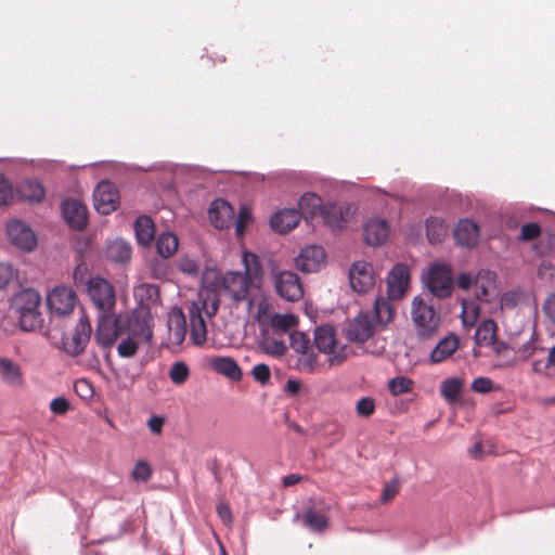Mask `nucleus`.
Returning a JSON list of instances; mask_svg holds the SVG:
<instances>
[{
  "label": "nucleus",
  "instance_id": "obj_41",
  "mask_svg": "<svg viewBox=\"0 0 555 555\" xmlns=\"http://www.w3.org/2000/svg\"><path fill=\"white\" fill-rule=\"evenodd\" d=\"M259 346L266 353L275 357L283 356L287 350V346L283 340L270 336L263 337Z\"/></svg>",
  "mask_w": 555,
  "mask_h": 555
},
{
  "label": "nucleus",
  "instance_id": "obj_13",
  "mask_svg": "<svg viewBox=\"0 0 555 555\" xmlns=\"http://www.w3.org/2000/svg\"><path fill=\"white\" fill-rule=\"evenodd\" d=\"M7 234L10 242L21 250L30 251L37 245V238L34 231L23 221H10L7 224Z\"/></svg>",
  "mask_w": 555,
  "mask_h": 555
},
{
  "label": "nucleus",
  "instance_id": "obj_26",
  "mask_svg": "<svg viewBox=\"0 0 555 555\" xmlns=\"http://www.w3.org/2000/svg\"><path fill=\"white\" fill-rule=\"evenodd\" d=\"M40 295L38 292L31 288H26L18 292L12 300V308L18 314L29 312L35 309H39Z\"/></svg>",
  "mask_w": 555,
  "mask_h": 555
},
{
  "label": "nucleus",
  "instance_id": "obj_4",
  "mask_svg": "<svg viewBox=\"0 0 555 555\" xmlns=\"http://www.w3.org/2000/svg\"><path fill=\"white\" fill-rule=\"evenodd\" d=\"M254 255L244 254L243 261L245 262V271H229L221 280V286L225 294L234 301H246L249 310L253 309V296L249 295L251 280L250 270L247 264L248 257Z\"/></svg>",
  "mask_w": 555,
  "mask_h": 555
},
{
  "label": "nucleus",
  "instance_id": "obj_17",
  "mask_svg": "<svg viewBox=\"0 0 555 555\" xmlns=\"http://www.w3.org/2000/svg\"><path fill=\"white\" fill-rule=\"evenodd\" d=\"M275 289L287 301L299 300L304 289L298 275L292 271H282L275 276Z\"/></svg>",
  "mask_w": 555,
  "mask_h": 555
},
{
  "label": "nucleus",
  "instance_id": "obj_16",
  "mask_svg": "<svg viewBox=\"0 0 555 555\" xmlns=\"http://www.w3.org/2000/svg\"><path fill=\"white\" fill-rule=\"evenodd\" d=\"M351 288L357 293H366L374 285V273L371 263L354 261L348 272Z\"/></svg>",
  "mask_w": 555,
  "mask_h": 555
},
{
  "label": "nucleus",
  "instance_id": "obj_30",
  "mask_svg": "<svg viewBox=\"0 0 555 555\" xmlns=\"http://www.w3.org/2000/svg\"><path fill=\"white\" fill-rule=\"evenodd\" d=\"M323 206L321 197L311 192L305 193L298 201L299 212L306 220L318 217Z\"/></svg>",
  "mask_w": 555,
  "mask_h": 555
},
{
  "label": "nucleus",
  "instance_id": "obj_45",
  "mask_svg": "<svg viewBox=\"0 0 555 555\" xmlns=\"http://www.w3.org/2000/svg\"><path fill=\"white\" fill-rule=\"evenodd\" d=\"M119 338L120 343L117 346V352L118 356L121 358L133 357L137 353L139 346L142 344L139 340L131 338L127 335H124L122 337Z\"/></svg>",
  "mask_w": 555,
  "mask_h": 555
},
{
  "label": "nucleus",
  "instance_id": "obj_15",
  "mask_svg": "<svg viewBox=\"0 0 555 555\" xmlns=\"http://www.w3.org/2000/svg\"><path fill=\"white\" fill-rule=\"evenodd\" d=\"M350 205L346 203H326L320 209L319 217L333 232L340 231L349 217Z\"/></svg>",
  "mask_w": 555,
  "mask_h": 555
},
{
  "label": "nucleus",
  "instance_id": "obj_18",
  "mask_svg": "<svg viewBox=\"0 0 555 555\" xmlns=\"http://www.w3.org/2000/svg\"><path fill=\"white\" fill-rule=\"evenodd\" d=\"M409 283V268L404 263L392 267L387 276V296L390 299H399L404 294Z\"/></svg>",
  "mask_w": 555,
  "mask_h": 555
},
{
  "label": "nucleus",
  "instance_id": "obj_23",
  "mask_svg": "<svg viewBox=\"0 0 555 555\" xmlns=\"http://www.w3.org/2000/svg\"><path fill=\"white\" fill-rule=\"evenodd\" d=\"M207 364L216 373L221 374L231 380L238 382L242 379V370L236 361L231 357H209L207 358Z\"/></svg>",
  "mask_w": 555,
  "mask_h": 555
},
{
  "label": "nucleus",
  "instance_id": "obj_8",
  "mask_svg": "<svg viewBox=\"0 0 555 555\" xmlns=\"http://www.w3.org/2000/svg\"><path fill=\"white\" fill-rule=\"evenodd\" d=\"M77 304V295L69 286L57 285L47 295V305L52 318H64L70 314Z\"/></svg>",
  "mask_w": 555,
  "mask_h": 555
},
{
  "label": "nucleus",
  "instance_id": "obj_19",
  "mask_svg": "<svg viewBox=\"0 0 555 555\" xmlns=\"http://www.w3.org/2000/svg\"><path fill=\"white\" fill-rule=\"evenodd\" d=\"M324 259V249L321 246L310 245L301 249L299 255L295 258V264L300 271L311 273L320 269Z\"/></svg>",
  "mask_w": 555,
  "mask_h": 555
},
{
  "label": "nucleus",
  "instance_id": "obj_24",
  "mask_svg": "<svg viewBox=\"0 0 555 555\" xmlns=\"http://www.w3.org/2000/svg\"><path fill=\"white\" fill-rule=\"evenodd\" d=\"M363 233L366 244L379 246L389 235V225L385 219L372 218L363 225Z\"/></svg>",
  "mask_w": 555,
  "mask_h": 555
},
{
  "label": "nucleus",
  "instance_id": "obj_7",
  "mask_svg": "<svg viewBox=\"0 0 555 555\" xmlns=\"http://www.w3.org/2000/svg\"><path fill=\"white\" fill-rule=\"evenodd\" d=\"M87 294L99 313H112L116 296L113 285L104 278L91 276L87 283Z\"/></svg>",
  "mask_w": 555,
  "mask_h": 555
},
{
  "label": "nucleus",
  "instance_id": "obj_1",
  "mask_svg": "<svg viewBox=\"0 0 555 555\" xmlns=\"http://www.w3.org/2000/svg\"><path fill=\"white\" fill-rule=\"evenodd\" d=\"M393 315L391 302L384 297H377L374 302L372 313L361 311L352 318L346 328L345 336L352 343H364L369 340L375 333L376 324L385 326Z\"/></svg>",
  "mask_w": 555,
  "mask_h": 555
},
{
  "label": "nucleus",
  "instance_id": "obj_33",
  "mask_svg": "<svg viewBox=\"0 0 555 555\" xmlns=\"http://www.w3.org/2000/svg\"><path fill=\"white\" fill-rule=\"evenodd\" d=\"M459 347V339L455 335H449L441 339L430 353V360L439 363L450 357Z\"/></svg>",
  "mask_w": 555,
  "mask_h": 555
},
{
  "label": "nucleus",
  "instance_id": "obj_40",
  "mask_svg": "<svg viewBox=\"0 0 555 555\" xmlns=\"http://www.w3.org/2000/svg\"><path fill=\"white\" fill-rule=\"evenodd\" d=\"M297 318L292 313H275L270 318V326L274 331L286 333L297 325Z\"/></svg>",
  "mask_w": 555,
  "mask_h": 555
},
{
  "label": "nucleus",
  "instance_id": "obj_22",
  "mask_svg": "<svg viewBox=\"0 0 555 555\" xmlns=\"http://www.w3.org/2000/svg\"><path fill=\"white\" fill-rule=\"evenodd\" d=\"M91 335V325L86 317H81L70 339L64 343L65 351L70 356L81 353Z\"/></svg>",
  "mask_w": 555,
  "mask_h": 555
},
{
  "label": "nucleus",
  "instance_id": "obj_28",
  "mask_svg": "<svg viewBox=\"0 0 555 555\" xmlns=\"http://www.w3.org/2000/svg\"><path fill=\"white\" fill-rule=\"evenodd\" d=\"M132 249L130 244L122 238H116L109 242L105 250L106 258L116 263H125L129 261Z\"/></svg>",
  "mask_w": 555,
  "mask_h": 555
},
{
  "label": "nucleus",
  "instance_id": "obj_12",
  "mask_svg": "<svg viewBox=\"0 0 555 555\" xmlns=\"http://www.w3.org/2000/svg\"><path fill=\"white\" fill-rule=\"evenodd\" d=\"M118 201V191L112 182L103 180L98 183L93 191V202L99 214H111L116 209Z\"/></svg>",
  "mask_w": 555,
  "mask_h": 555
},
{
  "label": "nucleus",
  "instance_id": "obj_58",
  "mask_svg": "<svg viewBox=\"0 0 555 555\" xmlns=\"http://www.w3.org/2000/svg\"><path fill=\"white\" fill-rule=\"evenodd\" d=\"M151 475L152 470L150 465L143 461L138 462L132 470V477L140 481H146L150 479Z\"/></svg>",
  "mask_w": 555,
  "mask_h": 555
},
{
  "label": "nucleus",
  "instance_id": "obj_3",
  "mask_svg": "<svg viewBox=\"0 0 555 555\" xmlns=\"http://www.w3.org/2000/svg\"><path fill=\"white\" fill-rule=\"evenodd\" d=\"M411 317L421 339L434 337L441 324L439 311L421 296L414 297L412 301Z\"/></svg>",
  "mask_w": 555,
  "mask_h": 555
},
{
  "label": "nucleus",
  "instance_id": "obj_49",
  "mask_svg": "<svg viewBox=\"0 0 555 555\" xmlns=\"http://www.w3.org/2000/svg\"><path fill=\"white\" fill-rule=\"evenodd\" d=\"M525 218V210L519 206H511L504 212L506 225L509 229L517 228L519 221Z\"/></svg>",
  "mask_w": 555,
  "mask_h": 555
},
{
  "label": "nucleus",
  "instance_id": "obj_37",
  "mask_svg": "<svg viewBox=\"0 0 555 555\" xmlns=\"http://www.w3.org/2000/svg\"><path fill=\"white\" fill-rule=\"evenodd\" d=\"M304 524L311 531L321 532L327 527V517L323 512L308 508L304 515Z\"/></svg>",
  "mask_w": 555,
  "mask_h": 555
},
{
  "label": "nucleus",
  "instance_id": "obj_21",
  "mask_svg": "<svg viewBox=\"0 0 555 555\" xmlns=\"http://www.w3.org/2000/svg\"><path fill=\"white\" fill-rule=\"evenodd\" d=\"M301 219V214L296 208H283L270 217L271 229L280 234H286L294 230Z\"/></svg>",
  "mask_w": 555,
  "mask_h": 555
},
{
  "label": "nucleus",
  "instance_id": "obj_42",
  "mask_svg": "<svg viewBox=\"0 0 555 555\" xmlns=\"http://www.w3.org/2000/svg\"><path fill=\"white\" fill-rule=\"evenodd\" d=\"M18 323L23 331L30 332L39 328L42 322L39 309L18 314Z\"/></svg>",
  "mask_w": 555,
  "mask_h": 555
},
{
  "label": "nucleus",
  "instance_id": "obj_34",
  "mask_svg": "<svg viewBox=\"0 0 555 555\" xmlns=\"http://www.w3.org/2000/svg\"><path fill=\"white\" fill-rule=\"evenodd\" d=\"M496 338V324L491 319H486L477 326L474 339L477 346H490Z\"/></svg>",
  "mask_w": 555,
  "mask_h": 555
},
{
  "label": "nucleus",
  "instance_id": "obj_25",
  "mask_svg": "<svg viewBox=\"0 0 555 555\" xmlns=\"http://www.w3.org/2000/svg\"><path fill=\"white\" fill-rule=\"evenodd\" d=\"M456 243L465 247H474L479 241V227L470 219L460 220L454 229Z\"/></svg>",
  "mask_w": 555,
  "mask_h": 555
},
{
  "label": "nucleus",
  "instance_id": "obj_47",
  "mask_svg": "<svg viewBox=\"0 0 555 555\" xmlns=\"http://www.w3.org/2000/svg\"><path fill=\"white\" fill-rule=\"evenodd\" d=\"M189 375H190L189 366L182 361L175 362L171 365L170 371H169V377H170L171 382L176 385H181V384L185 383Z\"/></svg>",
  "mask_w": 555,
  "mask_h": 555
},
{
  "label": "nucleus",
  "instance_id": "obj_9",
  "mask_svg": "<svg viewBox=\"0 0 555 555\" xmlns=\"http://www.w3.org/2000/svg\"><path fill=\"white\" fill-rule=\"evenodd\" d=\"M121 327L122 336L127 335L142 344H146L152 339L151 318L146 311L141 310L122 317Z\"/></svg>",
  "mask_w": 555,
  "mask_h": 555
},
{
  "label": "nucleus",
  "instance_id": "obj_46",
  "mask_svg": "<svg viewBox=\"0 0 555 555\" xmlns=\"http://www.w3.org/2000/svg\"><path fill=\"white\" fill-rule=\"evenodd\" d=\"M413 382L405 376H397L389 380L388 388L393 396L403 395L412 390Z\"/></svg>",
  "mask_w": 555,
  "mask_h": 555
},
{
  "label": "nucleus",
  "instance_id": "obj_56",
  "mask_svg": "<svg viewBox=\"0 0 555 555\" xmlns=\"http://www.w3.org/2000/svg\"><path fill=\"white\" fill-rule=\"evenodd\" d=\"M357 413L362 417H367L373 414L375 410V403L374 400L370 397H362L357 402Z\"/></svg>",
  "mask_w": 555,
  "mask_h": 555
},
{
  "label": "nucleus",
  "instance_id": "obj_11",
  "mask_svg": "<svg viewBox=\"0 0 555 555\" xmlns=\"http://www.w3.org/2000/svg\"><path fill=\"white\" fill-rule=\"evenodd\" d=\"M291 348L301 354L299 365L302 371L308 373L321 372L324 365L317 361V356L311 349L310 338L302 332H293L289 334Z\"/></svg>",
  "mask_w": 555,
  "mask_h": 555
},
{
  "label": "nucleus",
  "instance_id": "obj_31",
  "mask_svg": "<svg viewBox=\"0 0 555 555\" xmlns=\"http://www.w3.org/2000/svg\"><path fill=\"white\" fill-rule=\"evenodd\" d=\"M0 377L11 386H21L23 383L20 366L9 358L0 357Z\"/></svg>",
  "mask_w": 555,
  "mask_h": 555
},
{
  "label": "nucleus",
  "instance_id": "obj_20",
  "mask_svg": "<svg viewBox=\"0 0 555 555\" xmlns=\"http://www.w3.org/2000/svg\"><path fill=\"white\" fill-rule=\"evenodd\" d=\"M208 215L211 224L217 229H229L233 225L234 209L225 199L217 198L212 201Z\"/></svg>",
  "mask_w": 555,
  "mask_h": 555
},
{
  "label": "nucleus",
  "instance_id": "obj_55",
  "mask_svg": "<svg viewBox=\"0 0 555 555\" xmlns=\"http://www.w3.org/2000/svg\"><path fill=\"white\" fill-rule=\"evenodd\" d=\"M251 375L255 380L262 385H266L271 377L270 367L264 363H259L253 367Z\"/></svg>",
  "mask_w": 555,
  "mask_h": 555
},
{
  "label": "nucleus",
  "instance_id": "obj_60",
  "mask_svg": "<svg viewBox=\"0 0 555 555\" xmlns=\"http://www.w3.org/2000/svg\"><path fill=\"white\" fill-rule=\"evenodd\" d=\"M470 387L475 392L487 393L492 390L493 382L488 377H478L473 380Z\"/></svg>",
  "mask_w": 555,
  "mask_h": 555
},
{
  "label": "nucleus",
  "instance_id": "obj_32",
  "mask_svg": "<svg viewBox=\"0 0 555 555\" xmlns=\"http://www.w3.org/2000/svg\"><path fill=\"white\" fill-rule=\"evenodd\" d=\"M426 236L430 244H437L443 241L448 233V225L439 217H428L425 221Z\"/></svg>",
  "mask_w": 555,
  "mask_h": 555
},
{
  "label": "nucleus",
  "instance_id": "obj_51",
  "mask_svg": "<svg viewBox=\"0 0 555 555\" xmlns=\"http://www.w3.org/2000/svg\"><path fill=\"white\" fill-rule=\"evenodd\" d=\"M151 170L171 172V173H188V172L197 171L198 169L196 167H194V166L175 165V164H162L159 166L152 167Z\"/></svg>",
  "mask_w": 555,
  "mask_h": 555
},
{
  "label": "nucleus",
  "instance_id": "obj_29",
  "mask_svg": "<svg viewBox=\"0 0 555 555\" xmlns=\"http://www.w3.org/2000/svg\"><path fill=\"white\" fill-rule=\"evenodd\" d=\"M138 243L141 246H149L155 236V227L153 220L146 216H139L133 224Z\"/></svg>",
  "mask_w": 555,
  "mask_h": 555
},
{
  "label": "nucleus",
  "instance_id": "obj_5",
  "mask_svg": "<svg viewBox=\"0 0 555 555\" xmlns=\"http://www.w3.org/2000/svg\"><path fill=\"white\" fill-rule=\"evenodd\" d=\"M422 280L429 293L439 299L452 293V271L446 262L434 261L422 274Z\"/></svg>",
  "mask_w": 555,
  "mask_h": 555
},
{
  "label": "nucleus",
  "instance_id": "obj_27",
  "mask_svg": "<svg viewBox=\"0 0 555 555\" xmlns=\"http://www.w3.org/2000/svg\"><path fill=\"white\" fill-rule=\"evenodd\" d=\"M15 194L24 201L39 203L43 199L46 190L37 179L29 178L17 186Z\"/></svg>",
  "mask_w": 555,
  "mask_h": 555
},
{
  "label": "nucleus",
  "instance_id": "obj_2",
  "mask_svg": "<svg viewBox=\"0 0 555 555\" xmlns=\"http://www.w3.org/2000/svg\"><path fill=\"white\" fill-rule=\"evenodd\" d=\"M218 310L216 294L209 289L199 291L197 297L189 307L191 339L196 346H202L207 339L208 319Z\"/></svg>",
  "mask_w": 555,
  "mask_h": 555
},
{
  "label": "nucleus",
  "instance_id": "obj_61",
  "mask_svg": "<svg viewBox=\"0 0 555 555\" xmlns=\"http://www.w3.org/2000/svg\"><path fill=\"white\" fill-rule=\"evenodd\" d=\"M14 278V271L11 264L0 262V291L5 288Z\"/></svg>",
  "mask_w": 555,
  "mask_h": 555
},
{
  "label": "nucleus",
  "instance_id": "obj_53",
  "mask_svg": "<svg viewBox=\"0 0 555 555\" xmlns=\"http://www.w3.org/2000/svg\"><path fill=\"white\" fill-rule=\"evenodd\" d=\"M548 367H555V346L548 350L547 360L533 361L532 370L538 374H545Z\"/></svg>",
  "mask_w": 555,
  "mask_h": 555
},
{
  "label": "nucleus",
  "instance_id": "obj_63",
  "mask_svg": "<svg viewBox=\"0 0 555 555\" xmlns=\"http://www.w3.org/2000/svg\"><path fill=\"white\" fill-rule=\"evenodd\" d=\"M50 409L54 414H64L69 409V402L64 397L54 398L50 403Z\"/></svg>",
  "mask_w": 555,
  "mask_h": 555
},
{
  "label": "nucleus",
  "instance_id": "obj_62",
  "mask_svg": "<svg viewBox=\"0 0 555 555\" xmlns=\"http://www.w3.org/2000/svg\"><path fill=\"white\" fill-rule=\"evenodd\" d=\"M251 216L246 208H242L238 212V216L234 217L233 224L235 225V231L237 235H242L244 232V228L246 223L250 220Z\"/></svg>",
  "mask_w": 555,
  "mask_h": 555
},
{
  "label": "nucleus",
  "instance_id": "obj_50",
  "mask_svg": "<svg viewBox=\"0 0 555 555\" xmlns=\"http://www.w3.org/2000/svg\"><path fill=\"white\" fill-rule=\"evenodd\" d=\"M15 196L12 183L7 176H0V205L8 206Z\"/></svg>",
  "mask_w": 555,
  "mask_h": 555
},
{
  "label": "nucleus",
  "instance_id": "obj_59",
  "mask_svg": "<svg viewBox=\"0 0 555 555\" xmlns=\"http://www.w3.org/2000/svg\"><path fill=\"white\" fill-rule=\"evenodd\" d=\"M76 393L83 400H88L93 396V388L87 379H78L74 385Z\"/></svg>",
  "mask_w": 555,
  "mask_h": 555
},
{
  "label": "nucleus",
  "instance_id": "obj_54",
  "mask_svg": "<svg viewBox=\"0 0 555 555\" xmlns=\"http://www.w3.org/2000/svg\"><path fill=\"white\" fill-rule=\"evenodd\" d=\"M538 350H543L542 348H538V346L535 345V333L533 332L531 334V337L528 341H526L525 344H522L519 348H518V354L520 358H522L524 360H527L529 359L531 356H533Z\"/></svg>",
  "mask_w": 555,
  "mask_h": 555
},
{
  "label": "nucleus",
  "instance_id": "obj_39",
  "mask_svg": "<svg viewBox=\"0 0 555 555\" xmlns=\"http://www.w3.org/2000/svg\"><path fill=\"white\" fill-rule=\"evenodd\" d=\"M479 318V307L472 300L462 301L461 320L466 328H472L476 325Z\"/></svg>",
  "mask_w": 555,
  "mask_h": 555
},
{
  "label": "nucleus",
  "instance_id": "obj_14",
  "mask_svg": "<svg viewBox=\"0 0 555 555\" xmlns=\"http://www.w3.org/2000/svg\"><path fill=\"white\" fill-rule=\"evenodd\" d=\"M61 212L66 224L76 231H81L88 223L86 206L76 198H65L61 203Z\"/></svg>",
  "mask_w": 555,
  "mask_h": 555
},
{
  "label": "nucleus",
  "instance_id": "obj_48",
  "mask_svg": "<svg viewBox=\"0 0 555 555\" xmlns=\"http://www.w3.org/2000/svg\"><path fill=\"white\" fill-rule=\"evenodd\" d=\"M92 170H96L104 173H124L126 171L133 170L122 163L117 162H101L92 165Z\"/></svg>",
  "mask_w": 555,
  "mask_h": 555
},
{
  "label": "nucleus",
  "instance_id": "obj_44",
  "mask_svg": "<svg viewBox=\"0 0 555 555\" xmlns=\"http://www.w3.org/2000/svg\"><path fill=\"white\" fill-rule=\"evenodd\" d=\"M177 268L180 272L196 278L199 273V262L195 257L189 255L181 256L177 261Z\"/></svg>",
  "mask_w": 555,
  "mask_h": 555
},
{
  "label": "nucleus",
  "instance_id": "obj_52",
  "mask_svg": "<svg viewBox=\"0 0 555 555\" xmlns=\"http://www.w3.org/2000/svg\"><path fill=\"white\" fill-rule=\"evenodd\" d=\"M253 307H256V320L259 323H262L263 320L268 317L271 306L264 297H253Z\"/></svg>",
  "mask_w": 555,
  "mask_h": 555
},
{
  "label": "nucleus",
  "instance_id": "obj_10",
  "mask_svg": "<svg viewBox=\"0 0 555 555\" xmlns=\"http://www.w3.org/2000/svg\"><path fill=\"white\" fill-rule=\"evenodd\" d=\"M95 339L103 348H109L122 337V315L112 317V313H99Z\"/></svg>",
  "mask_w": 555,
  "mask_h": 555
},
{
  "label": "nucleus",
  "instance_id": "obj_6",
  "mask_svg": "<svg viewBox=\"0 0 555 555\" xmlns=\"http://www.w3.org/2000/svg\"><path fill=\"white\" fill-rule=\"evenodd\" d=\"M314 346L319 352L326 354V367L341 364L346 360V347L336 341V331L325 324L314 330Z\"/></svg>",
  "mask_w": 555,
  "mask_h": 555
},
{
  "label": "nucleus",
  "instance_id": "obj_36",
  "mask_svg": "<svg viewBox=\"0 0 555 555\" xmlns=\"http://www.w3.org/2000/svg\"><path fill=\"white\" fill-rule=\"evenodd\" d=\"M170 335L176 344H181L186 334V322L181 310L173 311L168 322Z\"/></svg>",
  "mask_w": 555,
  "mask_h": 555
},
{
  "label": "nucleus",
  "instance_id": "obj_43",
  "mask_svg": "<svg viewBox=\"0 0 555 555\" xmlns=\"http://www.w3.org/2000/svg\"><path fill=\"white\" fill-rule=\"evenodd\" d=\"M495 274L490 270H479L478 273L475 275V287L477 288L478 297L480 295L482 297H486L488 294L489 286L494 282Z\"/></svg>",
  "mask_w": 555,
  "mask_h": 555
},
{
  "label": "nucleus",
  "instance_id": "obj_64",
  "mask_svg": "<svg viewBox=\"0 0 555 555\" xmlns=\"http://www.w3.org/2000/svg\"><path fill=\"white\" fill-rule=\"evenodd\" d=\"M543 311L548 320L555 323V294H551L543 304Z\"/></svg>",
  "mask_w": 555,
  "mask_h": 555
},
{
  "label": "nucleus",
  "instance_id": "obj_35",
  "mask_svg": "<svg viewBox=\"0 0 555 555\" xmlns=\"http://www.w3.org/2000/svg\"><path fill=\"white\" fill-rule=\"evenodd\" d=\"M179 247V240L171 232H164L156 240V249L163 258H170L176 254Z\"/></svg>",
  "mask_w": 555,
  "mask_h": 555
},
{
  "label": "nucleus",
  "instance_id": "obj_57",
  "mask_svg": "<svg viewBox=\"0 0 555 555\" xmlns=\"http://www.w3.org/2000/svg\"><path fill=\"white\" fill-rule=\"evenodd\" d=\"M541 233V228L538 223H525L520 230V240L522 241H531L537 238Z\"/></svg>",
  "mask_w": 555,
  "mask_h": 555
},
{
  "label": "nucleus",
  "instance_id": "obj_38",
  "mask_svg": "<svg viewBox=\"0 0 555 555\" xmlns=\"http://www.w3.org/2000/svg\"><path fill=\"white\" fill-rule=\"evenodd\" d=\"M463 383L460 378L450 377L441 383L440 392L441 396L449 403L455 402L461 393Z\"/></svg>",
  "mask_w": 555,
  "mask_h": 555
}]
</instances>
